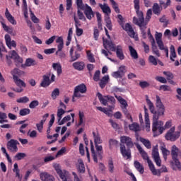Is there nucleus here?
<instances>
[{"label":"nucleus","instance_id":"nucleus-1","mask_svg":"<svg viewBox=\"0 0 181 181\" xmlns=\"http://www.w3.org/2000/svg\"><path fill=\"white\" fill-rule=\"evenodd\" d=\"M139 6L136 5L134 6V9L136 10V13L137 15V17L133 18V22L135 23V25H137V26H139V28H145L146 25H148V22L151 21V18H152V10L148 9L146 13V19L144 17V13L141 11H139Z\"/></svg>","mask_w":181,"mask_h":181},{"label":"nucleus","instance_id":"nucleus-2","mask_svg":"<svg viewBox=\"0 0 181 181\" xmlns=\"http://www.w3.org/2000/svg\"><path fill=\"white\" fill-rule=\"evenodd\" d=\"M120 142L122 144H125L127 146L125 147L124 144H120V151L124 158H127V159H131V148H134V141L131 137L128 136H122L120 137Z\"/></svg>","mask_w":181,"mask_h":181},{"label":"nucleus","instance_id":"nucleus-3","mask_svg":"<svg viewBox=\"0 0 181 181\" xmlns=\"http://www.w3.org/2000/svg\"><path fill=\"white\" fill-rule=\"evenodd\" d=\"M140 155H141V157L144 160H147V163L148 165L149 169L153 173L154 176H160V173H158V170L155 168V165H153V163H152V160L149 159V156H148V153H146L144 151V148L139 145V144H135Z\"/></svg>","mask_w":181,"mask_h":181},{"label":"nucleus","instance_id":"nucleus-4","mask_svg":"<svg viewBox=\"0 0 181 181\" xmlns=\"http://www.w3.org/2000/svg\"><path fill=\"white\" fill-rule=\"evenodd\" d=\"M179 153H180V150L176 145H173L171 147V156L173 160L170 162L173 169H175V166H176L177 169H181L180 161H179Z\"/></svg>","mask_w":181,"mask_h":181},{"label":"nucleus","instance_id":"nucleus-5","mask_svg":"<svg viewBox=\"0 0 181 181\" xmlns=\"http://www.w3.org/2000/svg\"><path fill=\"white\" fill-rule=\"evenodd\" d=\"M14 73H19V69H14V70L11 72V74H13V78L14 80L15 84L19 87L18 88H11V90L13 91H15L16 93H22L23 91V88L22 87H26V83L23 82L18 76L15 75Z\"/></svg>","mask_w":181,"mask_h":181},{"label":"nucleus","instance_id":"nucleus-6","mask_svg":"<svg viewBox=\"0 0 181 181\" xmlns=\"http://www.w3.org/2000/svg\"><path fill=\"white\" fill-rule=\"evenodd\" d=\"M146 101L147 103V105H148V108L153 115V122H159L158 119H159V117L160 115H163L165 114V112H163L162 110H158L157 112L155 110V106L153 105V103L149 100V98H148V95H146Z\"/></svg>","mask_w":181,"mask_h":181},{"label":"nucleus","instance_id":"nucleus-7","mask_svg":"<svg viewBox=\"0 0 181 181\" xmlns=\"http://www.w3.org/2000/svg\"><path fill=\"white\" fill-rule=\"evenodd\" d=\"M96 148L97 153H95V150H94V144H93V140H90V151L92 153V158L96 163L98 162V158H102L103 156V146L98 144H95Z\"/></svg>","mask_w":181,"mask_h":181},{"label":"nucleus","instance_id":"nucleus-8","mask_svg":"<svg viewBox=\"0 0 181 181\" xmlns=\"http://www.w3.org/2000/svg\"><path fill=\"white\" fill-rule=\"evenodd\" d=\"M152 131L156 136H158V135L163 134V132L165 131V127H163V122L159 121L153 122Z\"/></svg>","mask_w":181,"mask_h":181},{"label":"nucleus","instance_id":"nucleus-9","mask_svg":"<svg viewBox=\"0 0 181 181\" xmlns=\"http://www.w3.org/2000/svg\"><path fill=\"white\" fill-rule=\"evenodd\" d=\"M179 136H180V132H175V127H173L165 134V139H167V141H171L172 142H175L176 139H178Z\"/></svg>","mask_w":181,"mask_h":181},{"label":"nucleus","instance_id":"nucleus-10","mask_svg":"<svg viewBox=\"0 0 181 181\" xmlns=\"http://www.w3.org/2000/svg\"><path fill=\"white\" fill-rule=\"evenodd\" d=\"M152 158L157 165V166L160 167L162 163V160H160V156H159V149L158 148V145L153 147L152 150Z\"/></svg>","mask_w":181,"mask_h":181},{"label":"nucleus","instance_id":"nucleus-11","mask_svg":"<svg viewBox=\"0 0 181 181\" xmlns=\"http://www.w3.org/2000/svg\"><path fill=\"white\" fill-rule=\"evenodd\" d=\"M86 92L87 86H86L84 83L80 84L75 87L74 91V97H81V94H84Z\"/></svg>","mask_w":181,"mask_h":181},{"label":"nucleus","instance_id":"nucleus-12","mask_svg":"<svg viewBox=\"0 0 181 181\" xmlns=\"http://www.w3.org/2000/svg\"><path fill=\"white\" fill-rule=\"evenodd\" d=\"M55 170L62 181H67V179L70 177V174L69 172L66 170H62L59 165L55 166Z\"/></svg>","mask_w":181,"mask_h":181},{"label":"nucleus","instance_id":"nucleus-13","mask_svg":"<svg viewBox=\"0 0 181 181\" xmlns=\"http://www.w3.org/2000/svg\"><path fill=\"white\" fill-rule=\"evenodd\" d=\"M18 145H19L18 140L11 139L7 142V148L8 151H11V152L16 153V152H18Z\"/></svg>","mask_w":181,"mask_h":181},{"label":"nucleus","instance_id":"nucleus-14","mask_svg":"<svg viewBox=\"0 0 181 181\" xmlns=\"http://www.w3.org/2000/svg\"><path fill=\"white\" fill-rule=\"evenodd\" d=\"M0 23L1 24V26L6 32L11 35L12 36H16V33L13 32V28L12 27H9L5 24V19H4V17L2 16H0Z\"/></svg>","mask_w":181,"mask_h":181},{"label":"nucleus","instance_id":"nucleus-15","mask_svg":"<svg viewBox=\"0 0 181 181\" xmlns=\"http://www.w3.org/2000/svg\"><path fill=\"white\" fill-rule=\"evenodd\" d=\"M103 47L106 50H110V52H115V44L112 42L111 40H108L107 39L103 38Z\"/></svg>","mask_w":181,"mask_h":181},{"label":"nucleus","instance_id":"nucleus-16","mask_svg":"<svg viewBox=\"0 0 181 181\" xmlns=\"http://www.w3.org/2000/svg\"><path fill=\"white\" fill-rule=\"evenodd\" d=\"M69 56L71 57L70 62L72 63L73 62H76V60H78L80 57H81V55L80 53H78V51L74 52V48L71 47L69 51Z\"/></svg>","mask_w":181,"mask_h":181},{"label":"nucleus","instance_id":"nucleus-17","mask_svg":"<svg viewBox=\"0 0 181 181\" xmlns=\"http://www.w3.org/2000/svg\"><path fill=\"white\" fill-rule=\"evenodd\" d=\"M83 11L87 19L91 21V19L94 18V11H93V9L90 6L86 4V7Z\"/></svg>","mask_w":181,"mask_h":181},{"label":"nucleus","instance_id":"nucleus-18","mask_svg":"<svg viewBox=\"0 0 181 181\" xmlns=\"http://www.w3.org/2000/svg\"><path fill=\"white\" fill-rule=\"evenodd\" d=\"M156 43L160 49V50H165L167 47H165L163 45V41H162V33L156 34Z\"/></svg>","mask_w":181,"mask_h":181},{"label":"nucleus","instance_id":"nucleus-19","mask_svg":"<svg viewBox=\"0 0 181 181\" xmlns=\"http://www.w3.org/2000/svg\"><path fill=\"white\" fill-rule=\"evenodd\" d=\"M122 27L124 30H126V32H127L130 37H135V31H134V29L132 28V26H131V24L126 23L124 26V25H122Z\"/></svg>","mask_w":181,"mask_h":181},{"label":"nucleus","instance_id":"nucleus-20","mask_svg":"<svg viewBox=\"0 0 181 181\" xmlns=\"http://www.w3.org/2000/svg\"><path fill=\"white\" fill-rule=\"evenodd\" d=\"M40 177L42 181H54V177L47 172L41 173Z\"/></svg>","mask_w":181,"mask_h":181},{"label":"nucleus","instance_id":"nucleus-21","mask_svg":"<svg viewBox=\"0 0 181 181\" xmlns=\"http://www.w3.org/2000/svg\"><path fill=\"white\" fill-rule=\"evenodd\" d=\"M50 74H47V75H44L42 76V81L40 83L41 87H49L50 86Z\"/></svg>","mask_w":181,"mask_h":181},{"label":"nucleus","instance_id":"nucleus-22","mask_svg":"<svg viewBox=\"0 0 181 181\" xmlns=\"http://www.w3.org/2000/svg\"><path fill=\"white\" fill-rule=\"evenodd\" d=\"M99 7L100 9H102L103 13H105V16H110V14L111 13V8L107 4H99Z\"/></svg>","mask_w":181,"mask_h":181},{"label":"nucleus","instance_id":"nucleus-23","mask_svg":"<svg viewBox=\"0 0 181 181\" xmlns=\"http://www.w3.org/2000/svg\"><path fill=\"white\" fill-rule=\"evenodd\" d=\"M5 16L7 21H8V22H10L11 25H16V20H15V18L13 16H12V14H11L8 8H6Z\"/></svg>","mask_w":181,"mask_h":181},{"label":"nucleus","instance_id":"nucleus-24","mask_svg":"<svg viewBox=\"0 0 181 181\" xmlns=\"http://www.w3.org/2000/svg\"><path fill=\"white\" fill-rule=\"evenodd\" d=\"M156 106L158 109V110L165 112V105H163V103H162L160 97H159V95H156Z\"/></svg>","mask_w":181,"mask_h":181},{"label":"nucleus","instance_id":"nucleus-25","mask_svg":"<svg viewBox=\"0 0 181 181\" xmlns=\"http://www.w3.org/2000/svg\"><path fill=\"white\" fill-rule=\"evenodd\" d=\"M97 97L101 104L103 105H108L107 101H108V95L103 96V95L100 93H97Z\"/></svg>","mask_w":181,"mask_h":181},{"label":"nucleus","instance_id":"nucleus-26","mask_svg":"<svg viewBox=\"0 0 181 181\" xmlns=\"http://www.w3.org/2000/svg\"><path fill=\"white\" fill-rule=\"evenodd\" d=\"M72 66L74 69H75V70L81 71L82 70H84V67L86 66V64L83 62H74L72 64Z\"/></svg>","mask_w":181,"mask_h":181},{"label":"nucleus","instance_id":"nucleus-27","mask_svg":"<svg viewBox=\"0 0 181 181\" xmlns=\"http://www.w3.org/2000/svg\"><path fill=\"white\" fill-rule=\"evenodd\" d=\"M37 62L36 60L32 59V58H28L25 60V64L22 65V67H30L32 66H37Z\"/></svg>","mask_w":181,"mask_h":181},{"label":"nucleus","instance_id":"nucleus-28","mask_svg":"<svg viewBox=\"0 0 181 181\" xmlns=\"http://www.w3.org/2000/svg\"><path fill=\"white\" fill-rule=\"evenodd\" d=\"M115 52L117 57H118L119 60H124V59H125V56H124V52H122V47L121 46H117Z\"/></svg>","mask_w":181,"mask_h":181},{"label":"nucleus","instance_id":"nucleus-29","mask_svg":"<svg viewBox=\"0 0 181 181\" xmlns=\"http://www.w3.org/2000/svg\"><path fill=\"white\" fill-rule=\"evenodd\" d=\"M134 167L136 170L141 173V175H144V172H145V169L144 168V165L141 164L139 161H134Z\"/></svg>","mask_w":181,"mask_h":181},{"label":"nucleus","instance_id":"nucleus-30","mask_svg":"<svg viewBox=\"0 0 181 181\" xmlns=\"http://www.w3.org/2000/svg\"><path fill=\"white\" fill-rule=\"evenodd\" d=\"M93 136L95 145L103 144V140H101V136H100V134L98 132H93Z\"/></svg>","mask_w":181,"mask_h":181},{"label":"nucleus","instance_id":"nucleus-31","mask_svg":"<svg viewBox=\"0 0 181 181\" xmlns=\"http://www.w3.org/2000/svg\"><path fill=\"white\" fill-rule=\"evenodd\" d=\"M107 103H110L111 105H109L110 110H114L115 108V98L113 96L107 95Z\"/></svg>","mask_w":181,"mask_h":181},{"label":"nucleus","instance_id":"nucleus-32","mask_svg":"<svg viewBox=\"0 0 181 181\" xmlns=\"http://www.w3.org/2000/svg\"><path fill=\"white\" fill-rule=\"evenodd\" d=\"M13 172L16 173V177H18V180H22V175H21V170H19V167L18 166V163L14 164V168L13 169Z\"/></svg>","mask_w":181,"mask_h":181},{"label":"nucleus","instance_id":"nucleus-33","mask_svg":"<svg viewBox=\"0 0 181 181\" xmlns=\"http://www.w3.org/2000/svg\"><path fill=\"white\" fill-rule=\"evenodd\" d=\"M105 22L106 24V28H107V29L110 30H112V22L111 21V18H110V16H105Z\"/></svg>","mask_w":181,"mask_h":181},{"label":"nucleus","instance_id":"nucleus-34","mask_svg":"<svg viewBox=\"0 0 181 181\" xmlns=\"http://www.w3.org/2000/svg\"><path fill=\"white\" fill-rule=\"evenodd\" d=\"M108 80H110V77L108 76H105L102 78L99 83V86L100 88H104L105 86H107V83H108Z\"/></svg>","mask_w":181,"mask_h":181},{"label":"nucleus","instance_id":"nucleus-35","mask_svg":"<svg viewBox=\"0 0 181 181\" xmlns=\"http://www.w3.org/2000/svg\"><path fill=\"white\" fill-rule=\"evenodd\" d=\"M140 142L143 143L144 146L147 148V149H151L152 148V144H151V141L146 139H144L142 137H139Z\"/></svg>","mask_w":181,"mask_h":181},{"label":"nucleus","instance_id":"nucleus-36","mask_svg":"<svg viewBox=\"0 0 181 181\" xmlns=\"http://www.w3.org/2000/svg\"><path fill=\"white\" fill-rule=\"evenodd\" d=\"M129 50L130 52V56L132 57V59L136 60V59L139 57L136 50L132 46H129Z\"/></svg>","mask_w":181,"mask_h":181},{"label":"nucleus","instance_id":"nucleus-37","mask_svg":"<svg viewBox=\"0 0 181 181\" xmlns=\"http://www.w3.org/2000/svg\"><path fill=\"white\" fill-rule=\"evenodd\" d=\"M129 128L130 131H134V132H138V131L141 130L138 123H132V124H129Z\"/></svg>","mask_w":181,"mask_h":181},{"label":"nucleus","instance_id":"nucleus-38","mask_svg":"<svg viewBox=\"0 0 181 181\" xmlns=\"http://www.w3.org/2000/svg\"><path fill=\"white\" fill-rule=\"evenodd\" d=\"M160 151L163 153L165 160H166L168 159V156L170 155V151L163 146L160 147Z\"/></svg>","mask_w":181,"mask_h":181},{"label":"nucleus","instance_id":"nucleus-39","mask_svg":"<svg viewBox=\"0 0 181 181\" xmlns=\"http://www.w3.org/2000/svg\"><path fill=\"white\" fill-rule=\"evenodd\" d=\"M86 54H87L88 60L90 63H95V59H94V55L93 54V53H91L90 50H87Z\"/></svg>","mask_w":181,"mask_h":181},{"label":"nucleus","instance_id":"nucleus-40","mask_svg":"<svg viewBox=\"0 0 181 181\" xmlns=\"http://www.w3.org/2000/svg\"><path fill=\"white\" fill-rule=\"evenodd\" d=\"M153 12L155 15H160V7L159 4L155 3L153 6Z\"/></svg>","mask_w":181,"mask_h":181},{"label":"nucleus","instance_id":"nucleus-41","mask_svg":"<svg viewBox=\"0 0 181 181\" xmlns=\"http://www.w3.org/2000/svg\"><path fill=\"white\" fill-rule=\"evenodd\" d=\"M52 67L54 70H57L58 76L62 74V65H60V64L54 63Z\"/></svg>","mask_w":181,"mask_h":181},{"label":"nucleus","instance_id":"nucleus-42","mask_svg":"<svg viewBox=\"0 0 181 181\" xmlns=\"http://www.w3.org/2000/svg\"><path fill=\"white\" fill-rule=\"evenodd\" d=\"M66 114V111L63 108H59L57 110V116L58 117V121L60 122V120L62 118V116Z\"/></svg>","mask_w":181,"mask_h":181},{"label":"nucleus","instance_id":"nucleus-43","mask_svg":"<svg viewBox=\"0 0 181 181\" xmlns=\"http://www.w3.org/2000/svg\"><path fill=\"white\" fill-rule=\"evenodd\" d=\"M78 117H79V122L78 123V127H80L81 125H83V122H84V112L79 111L78 112Z\"/></svg>","mask_w":181,"mask_h":181},{"label":"nucleus","instance_id":"nucleus-44","mask_svg":"<svg viewBox=\"0 0 181 181\" xmlns=\"http://www.w3.org/2000/svg\"><path fill=\"white\" fill-rule=\"evenodd\" d=\"M16 103H18V104H26V103H29V98L28 96L20 98L16 100Z\"/></svg>","mask_w":181,"mask_h":181},{"label":"nucleus","instance_id":"nucleus-45","mask_svg":"<svg viewBox=\"0 0 181 181\" xmlns=\"http://www.w3.org/2000/svg\"><path fill=\"white\" fill-rule=\"evenodd\" d=\"M107 168H108V170L110 173H114V162L112 161V159H110L108 160L107 163Z\"/></svg>","mask_w":181,"mask_h":181},{"label":"nucleus","instance_id":"nucleus-46","mask_svg":"<svg viewBox=\"0 0 181 181\" xmlns=\"http://www.w3.org/2000/svg\"><path fill=\"white\" fill-rule=\"evenodd\" d=\"M19 114L21 117H25V115H29V114H30V109L29 108L21 109L19 112Z\"/></svg>","mask_w":181,"mask_h":181},{"label":"nucleus","instance_id":"nucleus-47","mask_svg":"<svg viewBox=\"0 0 181 181\" xmlns=\"http://www.w3.org/2000/svg\"><path fill=\"white\" fill-rule=\"evenodd\" d=\"M76 4L78 9H81V11H84V9H86V5L83 4V0H76Z\"/></svg>","mask_w":181,"mask_h":181},{"label":"nucleus","instance_id":"nucleus-48","mask_svg":"<svg viewBox=\"0 0 181 181\" xmlns=\"http://www.w3.org/2000/svg\"><path fill=\"white\" fill-rule=\"evenodd\" d=\"M123 114H124L125 117L128 118V119H130L132 122V116H131V114H129V112H128V109L127 107H122Z\"/></svg>","mask_w":181,"mask_h":181},{"label":"nucleus","instance_id":"nucleus-49","mask_svg":"<svg viewBox=\"0 0 181 181\" xmlns=\"http://www.w3.org/2000/svg\"><path fill=\"white\" fill-rule=\"evenodd\" d=\"M16 160H22L23 158H26V153H18L15 156Z\"/></svg>","mask_w":181,"mask_h":181},{"label":"nucleus","instance_id":"nucleus-50","mask_svg":"<svg viewBox=\"0 0 181 181\" xmlns=\"http://www.w3.org/2000/svg\"><path fill=\"white\" fill-rule=\"evenodd\" d=\"M110 3L115 13H119V8H118V4H117V2H115V1L114 0H111Z\"/></svg>","mask_w":181,"mask_h":181},{"label":"nucleus","instance_id":"nucleus-51","mask_svg":"<svg viewBox=\"0 0 181 181\" xmlns=\"http://www.w3.org/2000/svg\"><path fill=\"white\" fill-rule=\"evenodd\" d=\"M159 21L161 23H164V26L165 28H166V26H168V25H169V20H168L166 18V16H163L162 18H160L159 19Z\"/></svg>","mask_w":181,"mask_h":181},{"label":"nucleus","instance_id":"nucleus-52","mask_svg":"<svg viewBox=\"0 0 181 181\" xmlns=\"http://www.w3.org/2000/svg\"><path fill=\"white\" fill-rule=\"evenodd\" d=\"M60 95V90L59 88H55L52 93V97L53 100H56L57 98V96Z\"/></svg>","mask_w":181,"mask_h":181},{"label":"nucleus","instance_id":"nucleus-53","mask_svg":"<svg viewBox=\"0 0 181 181\" xmlns=\"http://www.w3.org/2000/svg\"><path fill=\"white\" fill-rule=\"evenodd\" d=\"M159 90L162 91H172V88L168 85H161Z\"/></svg>","mask_w":181,"mask_h":181},{"label":"nucleus","instance_id":"nucleus-54","mask_svg":"<svg viewBox=\"0 0 181 181\" xmlns=\"http://www.w3.org/2000/svg\"><path fill=\"white\" fill-rule=\"evenodd\" d=\"M78 170L80 173H84V172H86V167L84 166V163H83V162L79 163Z\"/></svg>","mask_w":181,"mask_h":181},{"label":"nucleus","instance_id":"nucleus-55","mask_svg":"<svg viewBox=\"0 0 181 181\" xmlns=\"http://www.w3.org/2000/svg\"><path fill=\"white\" fill-rule=\"evenodd\" d=\"M148 61L150 63H152L153 66H158V60H156V58L155 57L150 55L148 57Z\"/></svg>","mask_w":181,"mask_h":181},{"label":"nucleus","instance_id":"nucleus-56","mask_svg":"<svg viewBox=\"0 0 181 181\" xmlns=\"http://www.w3.org/2000/svg\"><path fill=\"white\" fill-rule=\"evenodd\" d=\"M71 119V117L70 115H67L64 117L61 122H59V125H64V124H66L67 121H70Z\"/></svg>","mask_w":181,"mask_h":181},{"label":"nucleus","instance_id":"nucleus-57","mask_svg":"<svg viewBox=\"0 0 181 181\" xmlns=\"http://www.w3.org/2000/svg\"><path fill=\"white\" fill-rule=\"evenodd\" d=\"M112 77L115 78H122L124 75L122 74L119 71H115L112 74Z\"/></svg>","mask_w":181,"mask_h":181},{"label":"nucleus","instance_id":"nucleus-58","mask_svg":"<svg viewBox=\"0 0 181 181\" xmlns=\"http://www.w3.org/2000/svg\"><path fill=\"white\" fill-rule=\"evenodd\" d=\"M19 55L18 54V53H16L15 52V50H13L11 52H9V55L8 57L10 59H13V60H15Z\"/></svg>","mask_w":181,"mask_h":181},{"label":"nucleus","instance_id":"nucleus-59","mask_svg":"<svg viewBox=\"0 0 181 181\" xmlns=\"http://www.w3.org/2000/svg\"><path fill=\"white\" fill-rule=\"evenodd\" d=\"M163 74L165 76H166L168 81V80H173L174 76H173V74H172L171 72H170V71H163Z\"/></svg>","mask_w":181,"mask_h":181},{"label":"nucleus","instance_id":"nucleus-60","mask_svg":"<svg viewBox=\"0 0 181 181\" xmlns=\"http://www.w3.org/2000/svg\"><path fill=\"white\" fill-rule=\"evenodd\" d=\"M109 122L111 124L112 128H114V129H119V124H118L117 122H115L114 120L112 119H110Z\"/></svg>","mask_w":181,"mask_h":181},{"label":"nucleus","instance_id":"nucleus-61","mask_svg":"<svg viewBox=\"0 0 181 181\" xmlns=\"http://www.w3.org/2000/svg\"><path fill=\"white\" fill-rule=\"evenodd\" d=\"M156 80L159 81V83H162L163 84H166V83H168V80L163 76H156Z\"/></svg>","mask_w":181,"mask_h":181},{"label":"nucleus","instance_id":"nucleus-62","mask_svg":"<svg viewBox=\"0 0 181 181\" xmlns=\"http://www.w3.org/2000/svg\"><path fill=\"white\" fill-rule=\"evenodd\" d=\"M14 62L16 66H19V64H22L23 63V59L19 57V55L14 59Z\"/></svg>","mask_w":181,"mask_h":181},{"label":"nucleus","instance_id":"nucleus-63","mask_svg":"<svg viewBox=\"0 0 181 181\" xmlns=\"http://www.w3.org/2000/svg\"><path fill=\"white\" fill-rule=\"evenodd\" d=\"M39 105V101L38 100H33L29 104V107L31 109H34L35 107H37Z\"/></svg>","mask_w":181,"mask_h":181},{"label":"nucleus","instance_id":"nucleus-64","mask_svg":"<svg viewBox=\"0 0 181 181\" xmlns=\"http://www.w3.org/2000/svg\"><path fill=\"white\" fill-rule=\"evenodd\" d=\"M5 40H6V45H7V46H8V47H11V35H8V34H6V35H5Z\"/></svg>","mask_w":181,"mask_h":181}]
</instances>
